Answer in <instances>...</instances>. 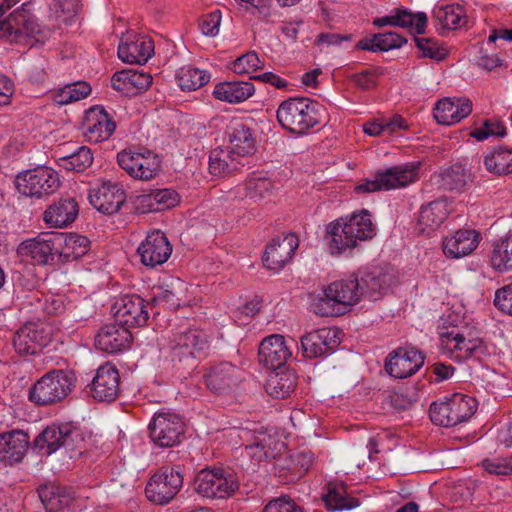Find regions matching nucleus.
I'll use <instances>...</instances> for the list:
<instances>
[{"label": "nucleus", "instance_id": "nucleus-59", "mask_svg": "<svg viewBox=\"0 0 512 512\" xmlns=\"http://www.w3.org/2000/svg\"><path fill=\"white\" fill-rule=\"evenodd\" d=\"M53 10L56 19L61 23H68L78 12L77 0H55Z\"/></svg>", "mask_w": 512, "mask_h": 512}, {"label": "nucleus", "instance_id": "nucleus-57", "mask_svg": "<svg viewBox=\"0 0 512 512\" xmlns=\"http://www.w3.org/2000/svg\"><path fill=\"white\" fill-rule=\"evenodd\" d=\"M271 441L270 437L263 436L262 438H257L254 443L247 445L245 449L250 457L261 462L274 456L270 447Z\"/></svg>", "mask_w": 512, "mask_h": 512}, {"label": "nucleus", "instance_id": "nucleus-40", "mask_svg": "<svg viewBox=\"0 0 512 512\" xmlns=\"http://www.w3.org/2000/svg\"><path fill=\"white\" fill-rule=\"evenodd\" d=\"M244 166L231 150L227 147H217L209 155V171L215 176H226Z\"/></svg>", "mask_w": 512, "mask_h": 512}, {"label": "nucleus", "instance_id": "nucleus-27", "mask_svg": "<svg viewBox=\"0 0 512 512\" xmlns=\"http://www.w3.org/2000/svg\"><path fill=\"white\" fill-rule=\"evenodd\" d=\"M49 338L40 325L26 323L14 335L13 345L21 355L36 354L47 344Z\"/></svg>", "mask_w": 512, "mask_h": 512}, {"label": "nucleus", "instance_id": "nucleus-36", "mask_svg": "<svg viewBox=\"0 0 512 512\" xmlns=\"http://www.w3.org/2000/svg\"><path fill=\"white\" fill-rule=\"evenodd\" d=\"M359 283L361 295L376 300L396 283V277L392 270L375 269L366 273Z\"/></svg>", "mask_w": 512, "mask_h": 512}, {"label": "nucleus", "instance_id": "nucleus-33", "mask_svg": "<svg viewBox=\"0 0 512 512\" xmlns=\"http://www.w3.org/2000/svg\"><path fill=\"white\" fill-rule=\"evenodd\" d=\"M153 53V41L143 36L127 39L118 47V57L128 64H145Z\"/></svg>", "mask_w": 512, "mask_h": 512}, {"label": "nucleus", "instance_id": "nucleus-48", "mask_svg": "<svg viewBox=\"0 0 512 512\" xmlns=\"http://www.w3.org/2000/svg\"><path fill=\"white\" fill-rule=\"evenodd\" d=\"M149 211H162L174 207L179 202V195L173 189H156L142 196Z\"/></svg>", "mask_w": 512, "mask_h": 512}, {"label": "nucleus", "instance_id": "nucleus-14", "mask_svg": "<svg viewBox=\"0 0 512 512\" xmlns=\"http://www.w3.org/2000/svg\"><path fill=\"white\" fill-rule=\"evenodd\" d=\"M118 164L131 177L139 180H150L154 178L159 169L160 161L151 151L134 152L123 150L117 155Z\"/></svg>", "mask_w": 512, "mask_h": 512}, {"label": "nucleus", "instance_id": "nucleus-21", "mask_svg": "<svg viewBox=\"0 0 512 512\" xmlns=\"http://www.w3.org/2000/svg\"><path fill=\"white\" fill-rule=\"evenodd\" d=\"M115 319L126 328L143 327L149 318L144 299L138 295H125L114 305Z\"/></svg>", "mask_w": 512, "mask_h": 512}, {"label": "nucleus", "instance_id": "nucleus-20", "mask_svg": "<svg viewBox=\"0 0 512 512\" xmlns=\"http://www.w3.org/2000/svg\"><path fill=\"white\" fill-rule=\"evenodd\" d=\"M298 244V237L293 233L274 238L263 254L264 266L276 272L280 271L292 259Z\"/></svg>", "mask_w": 512, "mask_h": 512}, {"label": "nucleus", "instance_id": "nucleus-43", "mask_svg": "<svg viewBox=\"0 0 512 512\" xmlns=\"http://www.w3.org/2000/svg\"><path fill=\"white\" fill-rule=\"evenodd\" d=\"M57 254L65 261H74L88 252L90 241L86 236L78 234H61L58 240Z\"/></svg>", "mask_w": 512, "mask_h": 512}, {"label": "nucleus", "instance_id": "nucleus-39", "mask_svg": "<svg viewBox=\"0 0 512 512\" xmlns=\"http://www.w3.org/2000/svg\"><path fill=\"white\" fill-rule=\"evenodd\" d=\"M255 92V87L249 81H227L218 83L213 91L216 99L231 104L246 101Z\"/></svg>", "mask_w": 512, "mask_h": 512}, {"label": "nucleus", "instance_id": "nucleus-37", "mask_svg": "<svg viewBox=\"0 0 512 512\" xmlns=\"http://www.w3.org/2000/svg\"><path fill=\"white\" fill-rule=\"evenodd\" d=\"M322 499L331 512L351 510L360 505L359 499L349 494L346 484L337 481H331L326 485V493Z\"/></svg>", "mask_w": 512, "mask_h": 512}, {"label": "nucleus", "instance_id": "nucleus-13", "mask_svg": "<svg viewBox=\"0 0 512 512\" xmlns=\"http://www.w3.org/2000/svg\"><path fill=\"white\" fill-rule=\"evenodd\" d=\"M416 178V168L405 164L394 166L379 172L374 180H367L355 187L357 193H370L380 190L400 188L413 182Z\"/></svg>", "mask_w": 512, "mask_h": 512}, {"label": "nucleus", "instance_id": "nucleus-28", "mask_svg": "<svg viewBox=\"0 0 512 512\" xmlns=\"http://www.w3.org/2000/svg\"><path fill=\"white\" fill-rule=\"evenodd\" d=\"M132 335L128 328L120 323L104 325L96 335L95 345L107 353L120 352L129 347Z\"/></svg>", "mask_w": 512, "mask_h": 512}, {"label": "nucleus", "instance_id": "nucleus-11", "mask_svg": "<svg viewBox=\"0 0 512 512\" xmlns=\"http://www.w3.org/2000/svg\"><path fill=\"white\" fill-rule=\"evenodd\" d=\"M195 490L203 497L225 499L238 489V481L222 469H203L194 480Z\"/></svg>", "mask_w": 512, "mask_h": 512}, {"label": "nucleus", "instance_id": "nucleus-45", "mask_svg": "<svg viewBox=\"0 0 512 512\" xmlns=\"http://www.w3.org/2000/svg\"><path fill=\"white\" fill-rule=\"evenodd\" d=\"M433 16L443 29L451 30L467 23L466 12L460 4H450L434 9Z\"/></svg>", "mask_w": 512, "mask_h": 512}, {"label": "nucleus", "instance_id": "nucleus-49", "mask_svg": "<svg viewBox=\"0 0 512 512\" xmlns=\"http://www.w3.org/2000/svg\"><path fill=\"white\" fill-rule=\"evenodd\" d=\"M209 74L204 70L192 66L181 67L177 73V80L182 90L193 91L209 81Z\"/></svg>", "mask_w": 512, "mask_h": 512}, {"label": "nucleus", "instance_id": "nucleus-15", "mask_svg": "<svg viewBox=\"0 0 512 512\" xmlns=\"http://www.w3.org/2000/svg\"><path fill=\"white\" fill-rule=\"evenodd\" d=\"M442 352L455 361L461 362L484 353L482 340L466 338L463 334L451 330L441 335Z\"/></svg>", "mask_w": 512, "mask_h": 512}, {"label": "nucleus", "instance_id": "nucleus-41", "mask_svg": "<svg viewBox=\"0 0 512 512\" xmlns=\"http://www.w3.org/2000/svg\"><path fill=\"white\" fill-rule=\"evenodd\" d=\"M449 214L448 205L444 201H433L423 206L418 218V227L422 233L438 229Z\"/></svg>", "mask_w": 512, "mask_h": 512}, {"label": "nucleus", "instance_id": "nucleus-25", "mask_svg": "<svg viewBox=\"0 0 512 512\" xmlns=\"http://www.w3.org/2000/svg\"><path fill=\"white\" fill-rule=\"evenodd\" d=\"M291 355L284 337L279 334L266 337L259 346V361L269 369L275 370L282 367Z\"/></svg>", "mask_w": 512, "mask_h": 512}, {"label": "nucleus", "instance_id": "nucleus-10", "mask_svg": "<svg viewBox=\"0 0 512 512\" xmlns=\"http://www.w3.org/2000/svg\"><path fill=\"white\" fill-rule=\"evenodd\" d=\"M16 187L22 195L40 199L58 190L60 178L52 168L37 167L20 173L16 178Z\"/></svg>", "mask_w": 512, "mask_h": 512}, {"label": "nucleus", "instance_id": "nucleus-44", "mask_svg": "<svg viewBox=\"0 0 512 512\" xmlns=\"http://www.w3.org/2000/svg\"><path fill=\"white\" fill-rule=\"evenodd\" d=\"M295 387L296 375L290 370L271 374L265 385L266 392L276 399L288 397Z\"/></svg>", "mask_w": 512, "mask_h": 512}, {"label": "nucleus", "instance_id": "nucleus-5", "mask_svg": "<svg viewBox=\"0 0 512 512\" xmlns=\"http://www.w3.org/2000/svg\"><path fill=\"white\" fill-rule=\"evenodd\" d=\"M75 375L69 370H52L34 384L30 401L37 405H50L63 400L75 386Z\"/></svg>", "mask_w": 512, "mask_h": 512}, {"label": "nucleus", "instance_id": "nucleus-53", "mask_svg": "<svg viewBox=\"0 0 512 512\" xmlns=\"http://www.w3.org/2000/svg\"><path fill=\"white\" fill-rule=\"evenodd\" d=\"M490 262L499 272L512 271V252L506 238L494 243Z\"/></svg>", "mask_w": 512, "mask_h": 512}, {"label": "nucleus", "instance_id": "nucleus-12", "mask_svg": "<svg viewBox=\"0 0 512 512\" xmlns=\"http://www.w3.org/2000/svg\"><path fill=\"white\" fill-rule=\"evenodd\" d=\"M150 438L159 447L169 448L181 442L184 435L182 418L171 412L155 414L149 425Z\"/></svg>", "mask_w": 512, "mask_h": 512}, {"label": "nucleus", "instance_id": "nucleus-7", "mask_svg": "<svg viewBox=\"0 0 512 512\" xmlns=\"http://www.w3.org/2000/svg\"><path fill=\"white\" fill-rule=\"evenodd\" d=\"M359 287L360 283L356 278L331 283L324 290V297L314 305L315 313L321 316H335L342 313L340 308H335V305L346 308L355 304L361 294Z\"/></svg>", "mask_w": 512, "mask_h": 512}, {"label": "nucleus", "instance_id": "nucleus-1", "mask_svg": "<svg viewBox=\"0 0 512 512\" xmlns=\"http://www.w3.org/2000/svg\"><path fill=\"white\" fill-rule=\"evenodd\" d=\"M327 234L329 250L335 255L355 248L359 241L371 239L375 235V228L370 213L362 210L359 214L342 217L330 223Z\"/></svg>", "mask_w": 512, "mask_h": 512}, {"label": "nucleus", "instance_id": "nucleus-8", "mask_svg": "<svg viewBox=\"0 0 512 512\" xmlns=\"http://www.w3.org/2000/svg\"><path fill=\"white\" fill-rule=\"evenodd\" d=\"M476 411V401L470 396L455 394L430 406V419L439 426L451 427L468 420Z\"/></svg>", "mask_w": 512, "mask_h": 512}, {"label": "nucleus", "instance_id": "nucleus-9", "mask_svg": "<svg viewBox=\"0 0 512 512\" xmlns=\"http://www.w3.org/2000/svg\"><path fill=\"white\" fill-rule=\"evenodd\" d=\"M182 486L183 475L180 466H166L150 478L145 488V494L149 501L165 505L174 499Z\"/></svg>", "mask_w": 512, "mask_h": 512}, {"label": "nucleus", "instance_id": "nucleus-34", "mask_svg": "<svg viewBox=\"0 0 512 512\" xmlns=\"http://www.w3.org/2000/svg\"><path fill=\"white\" fill-rule=\"evenodd\" d=\"M472 111V103L468 99L444 98L434 108V118L439 124L452 125L467 117Z\"/></svg>", "mask_w": 512, "mask_h": 512}, {"label": "nucleus", "instance_id": "nucleus-17", "mask_svg": "<svg viewBox=\"0 0 512 512\" xmlns=\"http://www.w3.org/2000/svg\"><path fill=\"white\" fill-rule=\"evenodd\" d=\"M57 240H61V234L42 233L23 241L17 252L23 257H30L36 264L46 265L54 260V255L58 252Z\"/></svg>", "mask_w": 512, "mask_h": 512}, {"label": "nucleus", "instance_id": "nucleus-47", "mask_svg": "<svg viewBox=\"0 0 512 512\" xmlns=\"http://www.w3.org/2000/svg\"><path fill=\"white\" fill-rule=\"evenodd\" d=\"M471 181V174L462 165L455 164L441 175V185L449 191L462 192Z\"/></svg>", "mask_w": 512, "mask_h": 512}, {"label": "nucleus", "instance_id": "nucleus-55", "mask_svg": "<svg viewBox=\"0 0 512 512\" xmlns=\"http://www.w3.org/2000/svg\"><path fill=\"white\" fill-rule=\"evenodd\" d=\"M414 40L423 57L440 61L447 55L446 49L431 38L415 37Z\"/></svg>", "mask_w": 512, "mask_h": 512}, {"label": "nucleus", "instance_id": "nucleus-64", "mask_svg": "<svg viewBox=\"0 0 512 512\" xmlns=\"http://www.w3.org/2000/svg\"><path fill=\"white\" fill-rule=\"evenodd\" d=\"M251 79L261 81L263 83H269L270 85L276 87L277 89H284L287 87L288 83L285 79L281 78L277 74L273 72H265L262 74L254 75Z\"/></svg>", "mask_w": 512, "mask_h": 512}, {"label": "nucleus", "instance_id": "nucleus-3", "mask_svg": "<svg viewBox=\"0 0 512 512\" xmlns=\"http://www.w3.org/2000/svg\"><path fill=\"white\" fill-rule=\"evenodd\" d=\"M209 348L207 334L199 329H188L174 334L171 340V360L179 369L195 367L197 359Z\"/></svg>", "mask_w": 512, "mask_h": 512}, {"label": "nucleus", "instance_id": "nucleus-30", "mask_svg": "<svg viewBox=\"0 0 512 512\" xmlns=\"http://www.w3.org/2000/svg\"><path fill=\"white\" fill-rule=\"evenodd\" d=\"M29 446V436L21 430L0 434V460L9 463H19L24 458Z\"/></svg>", "mask_w": 512, "mask_h": 512}, {"label": "nucleus", "instance_id": "nucleus-56", "mask_svg": "<svg viewBox=\"0 0 512 512\" xmlns=\"http://www.w3.org/2000/svg\"><path fill=\"white\" fill-rule=\"evenodd\" d=\"M506 134L505 127L499 121L485 120L481 127L475 128L470 136L483 141L491 136L502 137Z\"/></svg>", "mask_w": 512, "mask_h": 512}, {"label": "nucleus", "instance_id": "nucleus-26", "mask_svg": "<svg viewBox=\"0 0 512 512\" xmlns=\"http://www.w3.org/2000/svg\"><path fill=\"white\" fill-rule=\"evenodd\" d=\"M92 396L97 401L111 402L119 393V373L110 363L98 368L92 381Z\"/></svg>", "mask_w": 512, "mask_h": 512}, {"label": "nucleus", "instance_id": "nucleus-31", "mask_svg": "<svg viewBox=\"0 0 512 512\" xmlns=\"http://www.w3.org/2000/svg\"><path fill=\"white\" fill-rule=\"evenodd\" d=\"M112 87L127 96L136 95L152 84V76L137 70L117 71L111 78Z\"/></svg>", "mask_w": 512, "mask_h": 512}, {"label": "nucleus", "instance_id": "nucleus-54", "mask_svg": "<svg viewBox=\"0 0 512 512\" xmlns=\"http://www.w3.org/2000/svg\"><path fill=\"white\" fill-rule=\"evenodd\" d=\"M264 67L256 52H248L237 59L231 64V69L237 74H248Z\"/></svg>", "mask_w": 512, "mask_h": 512}, {"label": "nucleus", "instance_id": "nucleus-18", "mask_svg": "<svg viewBox=\"0 0 512 512\" xmlns=\"http://www.w3.org/2000/svg\"><path fill=\"white\" fill-rule=\"evenodd\" d=\"M339 330L323 327L305 334L301 338L303 355L306 358H317L330 354L339 344Z\"/></svg>", "mask_w": 512, "mask_h": 512}, {"label": "nucleus", "instance_id": "nucleus-29", "mask_svg": "<svg viewBox=\"0 0 512 512\" xmlns=\"http://www.w3.org/2000/svg\"><path fill=\"white\" fill-rule=\"evenodd\" d=\"M78 213L79 206L74 198H60L47 207L43 220L50 228H64L75 221Z\"/></svg>", "mask_w": 512, "mask_h": 512}, {"label": "nucleus", "instance_id": "nucleus-38", "mask_svg": "<svg viewBox=\"0 0 512 512\" xmlns=\"http://www.w3.org/2000/svg\"><path fill=\"white\" fill-rule=\"evenodd\" d=\"M427 21V15L424 12L413 14L404 9H396L394 14L376 18L373 23L378 27L392 25L403 28H413L417 34H422L425 32Z\"/></svg>", "mask_w": 512, "mask_h": 512}, {"label": "nucleus", "instance_id": "nucleus-60", "mask_svg": "<svg viewBox=\"0 0 512 512\" xmlns=\"http://www.w3.org/2000/svg\"><path fill=\"white\" fill-rule=\"evenodd\" d=\"M482 467L490 474L512 475V457L485 459L482 461Z\"/></svg>", "mask_w": 512, "mask_h": 512}, {"label": "nucleus", "instance_id": "nucleus-32", "mask_svg": "<svg viewBox=\"0 0 512 512\" xmlns=\"http://www.w3.org/2000/svg\"><path fill=\"white\" fill-rule=\"evenodd\" d=\"M480 239V234L475 230H458L452 236L444 239L443 253L450 258L469 255L477 248Z\"/></svg>", "mask_w": 512, "mask_h": 512}, {"label": "nucleus", "instance_id": "nucleus-42", "mask_svg": "<svg viewBox=\"0 0 512 512\" xmlns=\"http://www.w3.org/2000/svg\"><path fill=\"white\" fill-rule=\"evenodd\" d=\"M38 495L47 512H59L68 507L73 500L66 488L53 484L40 486Z\"/></svg>", "mask_w": 512, "mask_h": 512}, {"label": "nucleus", "instance_id": "nucleus-22", "mask_svg": "<svg viewBox=\"0 0 512 512\" xmlns=\"http://www.w3.org/2000/svg\"><path fill=\"white\" fill-rule=\"evenodd\" d=\"M137 252L144 265L155 267L168 260L172 252V246L166 235L156 230L147 235L146 239L138 247Z\"/></svg>", "mask_w": 512, "mask_h": 512}, {"label": "nucleus", "instance_id": "nucleus-50", "mask_svg": "<svg viewBox=\"0 0 512 512\" xmlns=\"http://www.w3.org/2000/svg\"><path fill=\"white\" fill-rule=\"evenodd\" d=\"M91 93L88 82L78 81L65 85L54 94V101L60 105H66L74 101L84 99Z\"/></svg>", "mask_w": 512, "mask_h": 512}, {"label": "nucleus", "instance_id": "nucleus-51", "mask_svg": "<svg viewBox=\"0 0 512 512\" xmlns=\"http://www.w3.org/2000/svg\"><path fill=\"white\" fill-rule=\"evenodd\" d=\"M93 155L89 148L82 146L76 152L60 158V166L67 171L83 172L91 166Z\"/></svg>", "mask_w": 512, "mask_h": 512}, {"label": "nucleus", "instance_id": "nucleus-2", "mask_svg": "<svg viewBox=\"0 0 512 512\" xmlns=\"http://www.w3.org/2000/svg\"><path fill=\"white\" fill-rule=\"evenodd\" d=\"M276 117L283 129L304 135L323 122L325 113L316 101L306 97H291L280 103Z\"/></svg>", "mask_w": 512, "mask_h": 512}, {"label": "nucleus", "instance_id": "nucleus-24", "mask_svg": "<svg viewBox=\"0 0 512 512\" xmlns=\"http://www.w3.org/2000/svg\"><path fill=\"white\" fill-rule=\"evenodd\" d=\"M90 203L104 214L118 212L126 201V194L117 184L103 182L89 193Z\"/></svg>", "mask_w": 512, "mask_h": 512}, {"label": "nucleus", "instance_id": "nucleus-6", "mask_svg": "<svg viewBox=\"0 0 512 512\" xmlns=\"http://www.w3.org/2000/svg\"><path fill=\"white\" fill-rule=\"evenodd\" d=\"M85 438L83 432L70 423L50 425L34 440L33 445L46 455H51L60 447L68 451L82 453Z\"/></svg>", "mask_w": 512, "mask_h": 512}, {"label": "nucleus", "instance_id": "nucleus-52", "mask_svg": "<svg viewBox=\"0 0 512 512\" xmlns=\"http://www.w3.org/2000/svg\"><path fill=\"white\" fill-rule=\"evenodd\" d=\"M244 187L246 190L245 196L257 202L271 195L274 189V183L267 177L256 176L249 178L245 182Z\"/></svg>", "mask_w": 512, "mask_h": 512}, {"label": "nucleus", "instance_id": "nucleus-63", "mask_svg": "<svg viewBox=\"0 0 512 512\" xmlns=\"http://www.w3.org/2000/svg\"><path fill=\"white\" fill-rule=\"evenodd\" d=\"M494 304L502 312L512 315V284L496 291Z\"/></svg>", "mask_w": 512, "mask_h": 512}, {"label": "nucleus", "instance_id": "nucleus-46", "mask_svg": "<svg viewBox=\"0 0 512 512\" xmlns=\"http://www.w3.org/2000/svg\"><path fill=\"white\" fill-rule=\"evenodd\" d=\"M484 166L495 175H507L512 173V150L497 149L486 154Z\"/></svg>", "mask_w": 512, "mask_h": 512}, {"label": "nucleus", "instance_id": "nucleus-35", "mask_svg": "<svg viewBox=\"0 0 512 512\" xmlns=\"http://www.w3.org/2000/svg\"><path fill=\"white\" fill-rule=\"evenodd\" d=\"M227 139L231 150L239 159L245 158L255 151V139L251 129L241 122H234L227 128Z\"/></svg>", "mask_w": 512, "mask_h": 512}, {"label": "nucleus", "instance_id": "nucleus-58", "mask_svg": "<svg viewBox=\"0 0 512 512\" xmlns=\"http://www.w3.org/2000/svg\"><path fill=\"white\" fill-rule=\"evenodd\" d=\"M376 51H389L400 48L407 40L396 32H385L374 35Z\"/></svg>", "mask_w": 512, "mask_h": 512}, {"label": "nucleus", "instance_id": "nucleus-23", "mask_svg": "<svg viewBox=\"0 0 512 512\" xmlns=\"http://www.w3.org/2000/svg\"><path fill=\"white\" fill-rule=\"evenodd\" d=\"M116 124L112 117L99 106L86 111L84 135L89 142L99 143L108 140L115 131Z\"/></svg>", "mask_w": 512, "mask_h": 512}, {"label": "nucleus", "instance_id": "nucleus-19", "mask_svg": "<svg viewBox=\"0 0 512 512\" xmlns=\"http://www.w3.org/2000/svg\"><path fill=\"white\" fill-rule=\"evenodd\" d=\"M423 364L422 352L413 347H400L389 354L385 369L392 377L402 379L414 375Z\"/></svg>", "mask_w": 512, "mask_h": 512}, {"label": "nucleus", "instance_id": "nucleus-61", "mask_svg": "<svg viewBox=\"0 0 512 512\" xmlns=\"http://www.w3.org/2000/svg\"><path fill=\"white\" fill-rule=\"evenodd\" d=\"M263 512H303V510L289 496H281L270 500Z\"/></svg>", "mask_w": 512, "mask_h": 512}, {"label": "nucleus", "instance_id": "nucleus-16", "mask_svg": "<svg viewBox=\"0 0 512 512\" xmlns=\"http://www.w3.org/2000/svg\"><path fill=\"white\" fill-rule=\"evenodd\" d=\"M241 371L230 362H220L206 369L203 380L206 387L214 394H228L241 381Z\"/></svg>", "mask_w": 512, "mask_h": 512}, {"label": "nucleus", "instance_id": "nucleus-62", "mask_svg": "<svg viewBox=\"0 0 512 512\" xmlns=\"http://www.w3.org/2000/svg\"><path fill=\"white\" fill-rule=\"evenodd\" d=\"M221 23V12L219 10L213 11L205 15L200 21V29L206 36L214 37L219 32Z\"/></svg>", "mask_w": 512, "mask_h": 512}, {"label": "nucleus", "instance_id": "nucleus-4", "mask_svg": "<svg viewBox=\"0 0 512 512\" xmlns=\"http://www.w3.org/2000/svg\"><path fill=\"white\" fill-rule=\"evenodd\" d=\"M27 7L28 4H23L8 18L0 21V38L30 47L44 38L43 31Z\"/></svg>", "mask_w": 512, "mask_h": 512}]
</instances>
